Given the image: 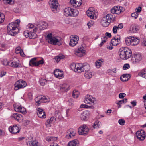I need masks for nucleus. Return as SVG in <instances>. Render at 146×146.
<instances>
[{
    "instance_id": "nucleus-1",
    "label": "nucleus",
    "mask_w": 146,
    "mask_h": 146,
    "mask_svg": "<svg viewBox=\"0 0 146 146\" xmlns=\"http://www.w3.org/2000/svg\"><path fill=\"white\" fill-rule=\"evenodd\" d=\"M20 21L19 20L17 19L15 22L11 23L8 25L7 31L9 35L14 36L17 33V31H16L18 29L17 28V25L19 24Z\"/></svg>"
},
{
    "instance_id": "nucleus-2",
    "label": "nucleus",
    "mask_w": 146,
    "mask_h": 146,
    "mask_svg": "<svg viewBox=\"0 0 146 146\" xmlns=\"http://www.w3.org/2000/svg\"><path fill=\"white\" fill-rule=\"evenodd\" d=\"M116 20V18L111 14H108L106 16L104 17L102 19L101 23L102 26L107 27L110 23L113 22Z\"/></svg>"
},
{
    "instance_id": "nucleus-3",
    "label": "nucleus",
    "mask_w": 146,
    "mask_h": 146,
    "mask_svg": "<svg viewBox=\"0 0 146 146\" xmlns=\"http://www.w3.org/2000/svg\"><path fill=\"white\" fill-rule=\"evenodd\" d=\"M46 40L49 43L54 45H60L61 44L60 39L58 37L53 36L52 34L50 33H48L46 35Z\"/></svg>"
},
{
    "instance_id": "nucleus-4",
    "label": "nucleus",
    "mask_w": 146,
    "mask_h": 146,
    "mask_svg": "<svg viewBox=\"0 0 146 146\" xmlns=\"http://www.w3.org/2000/svg\"><path fill=\"white\" fill-rule=\"evenodd\" d=\"M64 13L66 17H75L78 15V11L76 9L68 7L65 9Z\"/></svg>"
},
{
    "instance_id": "nucleus-5",
    "label": "nucleus",
    "mask_w": 146,
    "mask_h": 146,
    "mask_svg": "<svg viewBox=\"0 0 146 146\" xmlns=\"http://www.w3.org/2000/svg\"><path fill=\"white\" fill-rule=\"evenodd\" d=\"M77 68L78 69V72L80 73L82 72H86L89 71L90 69V67L89 65L87 63L82 64L79 63V64L77 65Z\"/></svg>"
},
{
    "instance_id": "nucleus-6",
    "label": "nucleus",
    "mask_w": 146,
    "mask_h": 146,
    "mask_svg": "<svg viewBox=\"0 0 146 146\" xmlns=\"http://www.w3.org/2000/svg\"><path fill=\"white\" fill-rule=\"evenodd\" d=\"M50 7L54 13H57L58 10V2L57 0H51L49 1Z\"/></svg>"
},
{
    "instance_id": "nucleus-7",
    "label": "nucleus",
    "mask_w": 146,
    "mask_h": 146,
    "mask_svg": "<svg viewBox=\"0 0 146 146\" xmlns=\"http://www.w3.org/2000/svg\"><path fill=\"white\" fill-rule=\"evenodd\" d=\"M15 85V90H17L20 88H23L26 86L27 83L25 81L20 80L16 82Z\"/></svg>"
},
{
    "instance_id": "nucleus-8",
    "label": "nucleus",
    "mask_w": 146,
    "mask_h": 146,
    "mask_svg": "<svg viewBox=\"0 0 146 146\" xmlns=\"http://www.w3.org/2000/svg\"><path fill=\"white\" fill-rule=\"evenodd\" d=\"M88 128L85 124L81 126L78 129V133L80 135H86L88 134Z\"/></svg>"
},
{
    "instance_id": "nucleus-9",
    "label": "nucleus",
    "mask_w": 146,
    "mask_h": 146,
    "mask_svg": "<svg viewBox=\"0 0 146 146\" xmlns=\"http://www.w3.org/2000/svg\"><path fill=\"white\" fill-rule=\"evenodd\" d=\"M47 101V98L45 96L42 95L38 96L35 98L36 104L38 106H39L42 102H46Z\"/></svg>"
},
{
    "instance_id": "nucleus-10",
    "label": "nucleus",
    "mask_w": 146,
    "mask_h": 146,
    "mask_svg": "<svg viewBox=\"0 0 146 146\" xmlns=\"http://www.w3.org/2000/svg\"><path fill=\"white\" fill-rule=\"evenodd\" d=\"M74 53L77 56L82 57L85 54V48L83 46L78 48L74 51Z\"/></svg>"
},
{
    "instance_id": "nucleus-11",
    "label": "nucleus",
    "mask_w": 146,
    "mask_h": 146,
    "mask_svg": "<svg viewBox=\"0 0 146 146\" xmlns=\"http://www.w3.org/2000/svg\"><path fill=\"white\" fill-rule=\"evenodd\" d=\"M124 10V8L122 7L114 6L111 9V12L113 14H119L123 12Z\"/></svg>"
},
{
    "instance_id": "nucleus-12",
    "label": "nucleus",
    "mask_w": 146,
    "mask_h": 146,
    "mask_svg": "<svg viewBox=\"0 0 146 146\" xmlns=\"http://www.w3.org/2000/svg\"><path fill=\"white\" fill-rule=\"evenodd\" d=\"M95 11L92 7H90L86 11V13L88 17L92 19H96V15L95 13Z\"/></svg>"
},
{
    "instance_id": "nucleus-13",
    "label": "nucleus",
    "mask_w": 146,
    "mask_h": 146,
    "mask_svg": "<svg viewBox=\"0 0 146 146\" xmlns=\"http://www.w3.org/2000/svg\"><path fill=\"white\" fill-rule=\"evenodd\" d=\"M78 40L79 38L77 36H71L70 38L69 45L72 47L75 46L78 43Z\"/></svg>"
},
{
    "instance_id": "nucleus-14",
    "label": "nucleus",
    "mask_w": 146,
    "mask_h": 146,
    "mask_svg": "<svg viewBox=\"0 0 146 146\" xmlns=\"http://www.w3.org/2000/svg\"><path fill=\"white\" fill-rule=\"evenodd\" d=\"M23 34L26 38L31 39H34L37 37V35L35 33L32 32H29L27 30L25 31Z\"/></svg>"
},
{
    "instance_id": "nucleus-15",
    "label": "nucleus",
    "mask_w": 146,
    "mask_h": 146,
    "mask_svg": "<svg viewBox=\"0 0 146 146\" xmlns=\"http://www.w3.org/2000/svg\"><path fill=\"white\" fill-rule=\"evenodd\" d=\"M136 135L139 140L141 141L143 140L146 137L145 132L143 130L137 131L136 133Z\"/></svg>"
},
{
    "instance_id": "nucleus-16",
    "label": "nucleus",
    "mask_w": 146,
    "mask_h": 146,
    "mask_svg": "<svg viewBox=\"0 0 146 146\" xmlns=\"http://www.w3.org/2000/svg\"><path fill=\"white\" fill-rule=\"evenodd\" d=\"M18 125H14L13 126H10L9 128V131L12 133L15 134L19 133L20 129Z\"/></svg>"
},
{
    "instance_id": "nucleus-17",
    "label": "nucleus",
    "mask_w": 146,
    "mask_h": 146,
    "mask_svg": "<svg viewBox=\"0 0 146 146\" xmlns=\"http://www.w3.org/2000/svg\"><path fill=\"white\" fill-rule=\"evenodd\" d=\"M84 101L86 104H91L92 105L96 101V99L91 96L87 95L86 96Z\"/></svg>"
},
{
    "instance_id": "nucleus-18",
    "label": "nucleus",
    "mask_w": 146,
    "mask_h": 146,
    "mask_svg": "<svg viewBox=\"0 0 146 146\" xmlns=\"http://www.w3.org/2000/svg\"><path fill=\"white\" fill-rule=\"evenodd\" d=\"M142 59V57L140 54H135L131 59L132 62L134 64L138 63Z\"/></svg>"
},
{
    "instance_id": "nucleus-19",
    "label": "nucleus",
    "mask_w": 146,
    "mask_h": 146,
    "mask_svg": "<svg viewBox=\"0 0 146 146\" xmlns=\"http://www.w3.org/2000/svg\"><path fill=\"white\" fill-rule=\"evenodd\" d=\"M37 24L38 25V28L41 31L46 29L48 26L47 23L43 21H40Z\"/></svg>"
},
{
    "instance_id": "nucleus-20",
    "label": "nucleus",
    "mask_w": 146,
    "mask_h": 146,
    "mask_svg": "<svg viewBox=\"0 0 146 146\" xmlns=\"http://www.w3.org/2000/svg\"><path fill=\"white\" fill-rule=\"evenodd\" d=\"M54 74L55 76L59 79H61L63 78V72L59 69H56L54 71Z\"/></svg>"
},
{
    "instance_id": "nucleus-21",
    "label": "nucleus",
    "mask_w": 146,
    "mask_h": 146,
    "mask_svg": "<svg viewBox=\"0 0 146 146\" xmlns=\"http://www.w3.org/2000/svg\"><path fill=\"white\" fill-rule=\"evenodd\" d=\"M14 110L16 111L20 112L23 114H25L26 113L25 108L21 106H17L14 107Z\"/></svg>"
},
{
    "instance_id": "nucleus-22",
    "label": "nucleus",
    "mask_w": 146,
    "mask_h": 146,
    "mask_svg": "<svg viewBox=\"0 0 146 146\" xmlns=\"http://www.w3.org/2000/svg\"><path fill=\"white\" fill-rule=\"evenodd\" d=\"M37 114L40 118H45L46 117V115L42 109L38 108L37 109Z\"/></svg>"
},
{
    "instance_id": "nucleus-23",
    "label": "nucleus",
    "mask_w": 146,
    "mask_h": 146,
    "mask_svg": "<svg viewBox=\"0 0 146 146\" xmlns=\"http://www.w3.org/2000/svg\"><path fill=\"white\" fill-rule=\"evenodd\" d=\"M70 2L74 7H80L82 3V0H70Z\"/></svg>"
},
{
    "instance_id": "nucleus-24",
    "label": "nucleus",
    "mask_w": 146,
    "mask_h": 146,
    "mask_svg": "<svg viewBox=\"0 0 146 146\" xmlns=\"http://www.w3.org/2000/svg\"><path fill=\"white\" fill-rule=\"evenodd\" d=\"M124 50H125V55L126 56V59L130 58L132 56V51L130 49H129L127 47H123Z\"/></svg>"
},
{
    "instance_id": "nucleus-25",
    "label": "nucleus",
    "mask_w": 146,
    "mask_h": 146,
    "mask_svg": "<svg viewBox=\"0 0 146 146\" xmlns=\"http://www.w3.org/2000/svg\"><path fill=\"white\" fill-rule=\"evenodd\" d=\"M12 117L15 119L19 122H21L23 119L22 115L17 113L13 114L12 115Z\"/></svg>"
},
{
    "instance_id": "nucleus-26",
    "label": "nucleus",
    "mask_w": 146,
    "mask_h": 146,
    "mask_svg": "<svg viewBox=\"0 0 146 146\" xmlns=\"http://www.w3.org/2000/svg\"><path fill=\"white\" fill-rule=\"evenodd\" d=\"M120 43V38L115 37L112 39L111 41V43L113 46H116L118 45Z\"/></svg>"
},
{
    "instance_id": "nucleus-27",
    "label": "nucleus",
    "mask_w": 146,
    "mask_h": 146,
    "mask_svg": "<svg viewBox=\"0 0 146 146\" xmlns=\"http://www.w3.org/2000/svg\"><path fill=\"white\" fill-rule=\"evenodd\" d=\"M125 50H123V47L121 48L119 50V54L121 59L123 60H126V56L125 55Z\"/></svg>"
},
{
    "instance_id": "nucleus-28",
    "label": "nucleus",
    "mask_w": 146,
    "mask_h": 146,
    "mask_svg": "<svg viewBox=\"0 0 146 146\" xmlns=\"http://www.w3.org/2000/svg\"><path fill=\"white\" fill-rule=\"evenodd\" d=\"M90 115V113L87 111H84L81 113L80 117L81 119L83 120H86Z\"/></svg>"
},
{
    "instance_id": "nucleus-29",
    "label": "nucleus",
    "mask_w": 146,
    "mask_h": 146,
    "mask_svg": "<svg viewBox=\"0 0 146 146\" xmlns=\"http://www.w3.org/2000/svg\"><path fill=\"white\" fill-rule=\"evenodd\" d=\"M9 66L14 68H20L21 67V65L16 61H11L9 63Z\"/></svg>"
},
{
    "instance_id": "nucleus-30",
    "label": "nucleus",
    "mask_w": 146,
    "mask_h": 146,
    "mask_svg": "<svg viewBox=\"0 0 146 146\" xmlns=\"http://www.w3.org/2000/svg\"><path fill=\"white\" fill-rule=\"evenodd\" d=\"M76 134V132L75 130L72 129H70L68 135H67V138H71L74 136Z\"/></svg>"
},
{
    "instance_id": "nucleus-31",
    "label": "nucleus",
    "mask_w": 146,
    "mask_h": 146,
    "mask_svg": "<svg viewBox=\"0 0 146 146\" xmlns=\"http://www.w3.org/2000/svg\"><path fill=\"white\" fill-rule=\"evenodd\" d=\"M15 52L17 54H20V55L23 57H24L25 56L23 50L21 49L20 46H18L16 48Z\"/></svg>"
},
{
    "instance_id": "nucleus-32",
    "label": "nucleus",
    "mask_w": 146,
    "mask_h": 146,
    "mask_svg": "<svg viewBox=\"0 0 146 146\" xmlns=\"http://www.w3.org/2000/svg\"><path fill=\"white\" fill-rule=\"evenodd\" d=\"M70 87L69 85L64 84L61 87L60 90L62 92H67L70 89Z\"/></svg>"
},
{
    "instance_id": "nucleus-33",
    "label": "nucleus",
    "mask_w": 146,
    "mask_h": 146,
    "mask_svg": "<svg viewBox=\"0 0 146 146\" xmlns=\"http://www.w3.org/2000/svg\"><path fill=\"white\" fill-rule=\"evenodd\" d=\"M58 139L57 137H54L53 136H48L46 137V139L47 141L49 142H54L57 140Z\"/></svg>"
},
{
    "instance_id": "nucleus-34",
    "label": "nucleus",
    "mask_w": 146,
    "mask_h": 146,
    "mask_svg": "<svg viewBox=\"0 0 146 146\" xmlns=\"http://www.w3.org/2000/svg\"><path fill=\"white\" fill-rule=\"evenodd\" d=\"M130 77V75L129 74H126L123 75L120 77V79L123 82H125L128 80V77Z\"/></svg>"
},
{
    "instance_id": "nucleus-35",
    "label": "nucleus",
    "mask_w": 146,
    "mask_h": 146,
    "mask_svg": "<svg viewBox=\"0 0 146 146\" xmlns=\"http://www.w3.org/2000/svg\"><path fill=\"white\" fill-rule=\"evenodd\" d=\"M132 46H135L138 44L139 40L134 37L131 36Z\"/></svg>"
},
{
    "instance_id": "nucleus-36",
    "label": "nucleus",
    "mask_w": 146,
    "mask_h": 146,
    "mask_svg": "<svg viewBox=\"0 0 146 146\" xmlns=\"http://www.w3.org/2000/svg\"><path fill=\"white\" fill-rule=\"evenodd\" d=\"M138 75L146 79V69L144 68L142 70L138 73Z\"/></svg>"
},
{
    "instance_id": "nucleus-37",
    "label": "nucleus",
    "mask_w": 146,
    "mask_h": 146,
    "mask_svg": "<svg viewBox=\"0 0 146 146\" xmlns=\"http://www.w3.org/2000/svg\"><path fill=\"white\" fill-rule=\"evenodd\" d=\"M54 119V117H51L47 120L46 122L45 123V124L47 127H51L50 124L52 123Z\"/></svg>"
},
{
    "instance_id": "nucleus-38",
    "label": "nucleus",
    "mask_w": 146,
    "mask_h": 146,
    "mask_svg": "<svg viewBox=\"0 0 146 146\" xmlns=\"http://www.w3.org/2000/svg\"><path fill=\"white\" fill-rule=\"evenodd\" d=\"M79 64V63L76 64L74 63H72L70 66V68L72 70H74L75 72H78V70L79 68L78 69L77 67H78L77 65Z\"/></svg>"
},
{
    "instance_id": "nucleus-39",
    "label": "nucleus",
    "mask_w": 146,
    "mask_h": 146,
    "mask_svg": "<svg viewBox=\"0 0 146 146\" xmlns=\"http://www.w3.org/2000/svg\"><path fill=\"white\" fill-rule=\"evenodd\" d=\"M131 36L126 38L125 40V42L127 46L132 45Z\"/></svg>"
},
{
    "instance_id": "nucleus-40",
    "label": "nucleus",
    "mask_w": 146,
    "mask_h": 146,
    "mask_svg": "<svg viewBox=\"0 0 146 146\" xmlns=\"http://www.w3.org/2000/svg\"><path fill=\"white\" fill-rule=\"evenodd\" d=\"M68 146H79L78 141L75 140L70 141L68 143Z\"/></svg>"
},
{
    "instance_id": "nucleus-41",
    "label": "nucleus",
    "mask_w": 146,
    "mask_h": 146,
    "mask_svg": "<svg viewBox=\"0 0 146 146\" xmlns=\"http://www.w3.org/2000/svg\"><path fill=\"white\" fill-rule=\"evenodd\" d=\"M37 58H34L32 59L29 62V65L30 66H36V60Z\"/></svg>"
},
{
    "instance_id": "nucleus-42",
    "label": "nucleus",
    "mask_w": 146,
    "mask_h": 146,
    "mask_svg": "<svg viewBox=\"0 0 146 146\" xmlns=\"http://www.w3.org/2000/svg\"><path fill=\"white\" fill-rule=\"evenodd\" d=\"M84 76L86 78L88 79H89L92 77V73L91 72L88 71L85 72Z\"/></svg>"
},
{
    "instance_id": "nucleus-43",
    "label": "nucleus",
    "mask_w": 146,
    "mask_h": 146,
    "mask_svg": "<svg viewBox=\"0 0 146 146\" xmlns=\"http://www.w3.org/2000/svg\"><path fill=\"white\" fill-rule=\"evenodd\" d=\"M29 146H39L38 142L36 141H31L29 143Z\"/></svg>"
},
{
    "instance_id": "nucleus-44",
    "label": "nucleus",
    "mask_w": 146,
    "mask_h": 146,
    "mask_svg": "<svg viewBox=\"0 0 146 146\" xmlns=\"http://www.w3.org/2000/svg\"><path fill=\"white\" fill-rule=\"evenodd\" d=\"M137 30V28L135 26L132 25L130 27L129 31L131 32L135 33Z\"/></svg>"
},
{
    "instance_id": "nucleus-45",
    "label": "nucleus",
    "mask_w": 146,
    "mask_h": 146,
    "mask_svg": "<svg viewBox=\"0 0 146 146\" xmlns=\"http://www.w3.org/2000/svg\"><path fill=\"white\" fill-rule=\"evenodd\" d=\"M79 94V92L77 90H74L72 92V95L73 97L74 98H77L78 97Z\"/></svg>"
},
{
    "instance_id": "nucleus-46",
    "label": "nucleus",
    "mask_w": 146,
    "mask_h": 146,
    "mask_svg": "<svg viewBox=\"0 0 146 146\" xmlns=\"http://www.w3.org/2000/svg\"><path fill=\"white\" fill-rule=\"evenodd\" d=\"M64 58V56L63 55H59L56 56L55 58V59L57 62H59L61 59H63Z\"/></svg>"
},
{
    "instance_id": "nucleus-47",
    "label": "nucleus",
    "mask_w": 146,
    "mask_h": 146,
    "mask_svg": "<svg viewBox=\"0 0 146 146\" xmlns=\"http://www.w3.org/2000/svg\"><path fill=\"white\" fill-rule=\"evenodd\" d=\"M46 80L44 78H41L39 82L40 85L42 86L44 85L46 83Z\"/></svg>"
},
{
    "instance_id": "nucleus-48",
    "label": "nucleus",
    "mask_w": 146,
    "mask_h": 146,
    "mask_svg": "<svg viewBox=\"0 0 146 146\" xmlns=\"http://www.w3.org/2000/svg\"><path fill=\"white\" fill-rule=\"evenodd\" d=\"M5 15L1 13L0 12V24L2 23L4 21Z\"/></svg>"
},
{
    "instance_id": "nucleus-49",
    "label": "nucleus",
    "mask_w": 146,
    "mask_h": 146,
    "mask_svg": "<svg viewBox=\"0 0 146 146\" xmlns=\"http://www.w3.org/2000/svg\"><path fill=\"white\" fill-rule=\"evenodd\" d=\"M93 125L94 127H96V128H99L100 127V121L97 120L94 123Z\"/></svg>"
},
{
    "instance_id": "nucleus-50",
    "label": "nucleus",
    "mask_w": 146,
    "mask_h": 146,
    "mask_svg": "<svg viewBox=\"0 0 146 146\" xmlns=\"http://www.w3.org/2000/svg\"><path fill=\"white\" fill-rule=\"evenodd\" d=\"M3 64L5 66H9V63H10V62L7 61V59H5L3 60L2 62Z\"/></svg>"
},
{
    "instance_id": "nucleus-51",
    "label": "nucleus",
    "mask_w": 146,
    "mask_h": 146,
    "mask_svg": "<svg viewBox=\"0 0 146 146\" xmlns=\"http://www.w3.org/2000/svg\"><path fill=\"white\" fill-rule=\"evenodd\" d=\"M101 62L100 60L97 61L95 62V65L97 68H99L101 66Z\"/></svg>"
},
{
    "instance_id": "nucleus-52",
    "label": "nucleus",
    "mask_w": 146,
    "mask_h": 146,
    "mask_svg": "<svg viewBox=\"0 0 146 146\" xmlns=\"http://www.w3.org/2000/svg\"><path fill=\"white\" fill-rule=\"evenodd\" d=\"M130 68V65L129 64H125L123 65V70H126Z\"/></svg>"
},
{
    "instance_id": "nucleus-53",
    "label": "nucleus",
    "mask_w": 146,
    "mask_h": 146,
    "mask_svg": "<svg viewBox=\"0 0 146 146\" xmlns=\"http://www.w3.org/2000/svg\"><path fill=\"white\" fill-rule=\"evenodd\" d=\"M40 31V30L38 28V25L37 24L36 27L35 28V29H33V31L34 32L33 33H35V32H36L37 31H38L39 32Z\"/></svg>"
},
{
    "instance_id": "nucleus-54",
    "label": "nucleus",
    "mask_w": 146,
    "mask_h": 146,
    "mask_svg": "<svg viewBox=\"0 0 146 146\" xmlns=\"http://www.w3.org/2000/svg\"><path fill=\"white\" fill-rule=\"evenodd\" d=\"M44 63V61L43 59H42L36 62V66H38L40 64H42Z\"/></svg>"
},
{
    "instance_id": "nucleus-55",
    "label": "nucleus",
    "mask_w": 146,
    "mask_h": 146,
    "mask_svg": "<svg viewBox=\"0 0 146 146\" xmlns=\"http://www.w3.org/2000/svg\"><path fill=\"white\" fill-rule=\"evenodd\" d=\"M138 15V14L137 12L133 13L131 14V16L133 17H134L135 19H136Z\"/></svg>"
},
{
    "instance_id": "nucleus-56",
    "label": "nucleus",
    "mask_w": 146,
    "mask_h": 146,
    "mask_svg": "<svg viewBox=\"0 0 146 146\" xmlns=\"http://www.w3.org/2000/svg\"><path fill=\"white\" fill-rule=\"evenodd\" d=\"M119 123L121 125H123L125 124V121L124 119H120L118 121Z\"/></svg>"
},
{
    "instance_id": "nucleus-57",
    "label": "nucleus",
    "mask_w": 146,
    "mask_h": 146,
    "mask_svg": "<svg viewBox=\"0 0 146 146\" xmlns=\"http://www.w3.org/2000/svg\"><path fill=\"white\" fill-rule=\"evenodd\" d=\"M126 95V94L124 93H121L119 94V97L120 98H123Z\"/></svg>"
},
{
    "instance_id": "nucleus-58",
    "label": "nucleus",
    "mask_w": 146,
    "mask_h": 146,
    "mask_svg": "<svg viewBox=\"0 0 146 146\" xmlns=\"http://www.w3.org/2000/svg\"><path fill=\"white\" fill-rule=\"evenodd\" d=\"M117 26H114L113 29V31L114 33L116 34L117 33Z\"/></svg>"
},
{
    "instance_id": "nucleus-59",
    "label": "nucleus",
    "mask_w": 146,
    "mask_h": 146,
    "mask_svg": "<svg viewBox=\"0 0 146 146\" xmlns=\"http://www.w3.org/2000/svg\"><path fill=\"white\" fill-rule=\"evenodd\" d=\"M5 133L3 130L0 129V136L3 137L5 135Z\"/></svg>"
},
{
    "instance_id": "nucleus-60",
    "label": "nucleus",
    "mask_w": 146,
    "mask_h": 146,
    "mask_svg": "<svg viewBox=\"0 0 146 146\" xmlns=\"http://www.w3.org/2000/svg\"><path fill=\"white\" fill-rule=\"evenodd\" d=\"M141 10V8L140 7H138L135 9L136 12H137V13L140 12Z\"/></svg>"
},
{
    "instance_id": "nucleus-61",
    "label": "nucleus",
    "mask_w": 146,
    "mask_h": 146,
    "mask_svg": "<svg viewBox=\"0 0 146 146\" xmlns=\"http://www.w3.org/2000/svg\"><path fill=\"white\" fill-rule=\"evenodd\" d=\"M34 27V25L31 23L29 24L27 26V27L28 28L32 29Z\"/></svg>"
},
{
    "instance_id": "nucleus-62",
    "label": "nucleus",
    "mask_w": 146,
    "mask_h": 146,
    "mask_svg": "<svg viewBox=\"0 0 146 146\" xmlns=\"http://www.w3.org/2000/svg\"><path fill=\"white\" fill-rule=\"evenodd\" d=\"M123 27V25L122 23L119 24L118 26H117V27L118 29H121Z\"/></svg>"
},
{
    "instance_id": "nucleus-63",
    "label": "nucleus",
    "mask_w": 146,
    "mask_h": 146,
    "mask_svg": "<svg viewBox=\"0 0 146 146\" xmlns=\"http://www.w3.org/2000/svg\"><path fill=\"white\" fill-rule=\"evenodd\" d=\"M5 4H10L12 2V0H3Z\"/></svg>"
},
{
    "instance_id": "nucleus-64",
    "label": "nucleus",
    "mask_w": 146,
    "mask_h": 146,
    "mask_svg": "<svg viewBox=\"0 0 146 146\" xmlns=\"http://www.w3.org/2000/svg\"><path fill=\"white\" fill-rule=\"evenodd\" d=\"M96 128V127H94L93 124H92L89 125V129L91 130H93L95 128Z\"/></svg>"
}]
</instances>
